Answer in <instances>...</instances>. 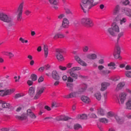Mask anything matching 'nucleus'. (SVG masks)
<instances>
[{
  "label": "nucleus",
  "mask_w": 131,
  "mask_h": 131,
  "mask_svg": "<svg viewBox=\"0 0 131 131\" xmlns=\"http://www.w3.org/2000/svg\"><path fill=\"white\" fill-rule=\"evenodd\" d=\"M126 96L127 94L125 92H123L119 95V98H118V101L119 105H123L125 100H126Z\"/></svg>",
  "instance_id": "6"
},
{
  "label": "nucleus",
  "mask_w": 131,
  "mask_h": 131,
  "mask_svg": "<svg viewBox=\"0 0 131 131\" xmlns=\"http://www.w3.org/2000/svg\"><path fill=\"white\" fill-rule=\"evenodd\" d=\"M43 91H45V88L39 87L37 89L36 94L34 97L35 100H37L39 97H40V95L43 93Z\"/></svg>",
  "instance_id": "13"
},
{
  "label": "nucleus",
  "mask_w": 131,
  "mask_h": 131,
  "mask_svg": "<svg viewBox=\"0 0 131 131\" xmlns=\"http://www.w3.org/2000/svg\"><path fill=\"white\" fill-rule=\"evenodd\" d=\"M126 108L129 110H131V98H129L126 103Z\"/></svg>",
  "instance_id": "37"
},
{
  "label": "nucleus",
  "mask_w": 131,
  "mask_h": 131,
  "mask_svg": "<svg viewBox=\"0 0 131 131\" xmlns=\"http://www.w3.org/2000/svg\"><path fill=\"white\" fill-rule=\"evenodd\" d=\"M55 119L57 121H60L61 120H63V121H66L67 120H69V119H71V118L66 116H60L57 117Z\"/></svg>",
  "instance_id": "16"
},
{
  "label": "nucleus",
  "mask_w": 131,
  "mask_h": 131,
  "mask_svg": "<svg viewBox=\"0 0 131 131\" xmlns=\"http://www.w3.org/2000/svg\"><path fill=\"white\" fill-rule=\"evenodd\" d=\"M15 117L16 119H18L19 120H25L26 119V115L25 114H23L20 116L16 115Z\"/></svg>",
  "instance_id": "29"
},
{
  "label": "nucleus",
  "mask_w": 131,
  "mask_h": 131,
  "mask_svg": "<svg viewBox=\"0 0 131 131\" xmlns=\"http://www.w3.org/2000/svg\"><path fill=\"white\" fill-rule=\"evenodd\" d=\"M97 114L98 115H100L101 116H104L106 113L105 112V110L103 108H99L97 110Z\"/></svg>",
  "instance_id": "30"
},
{
  "label": "nucleus",
  "mask_w": 131,
  "mask_h": 131,
  "mask_svg": "<svg viewBox=\"0 0 131 131\" xmlns=\"http://www.w3.org/2000/svg\"><path fill=\"white\" fill-rule=\"evenodd\" d=\"M9 52H8V51H3V52H2V54H3V55H5V56H8L9 55Z\"/></svg>",
  "instance_id": "58"
},
{
  "label": "nucleus",
  "mask_w": 131,
  "mask_h": 131,
  "mask_svg": "<svg viewBox=\"0 0 131 131\" xmlns=\"http://www.w3.org/2000/svg\"><path fill=\"white\" fill-rule=\"evenodd\" d=\"M21 97H24V95L21 94H17L15 96V99H19V98H21Z\"/></svg>",
  "instance_id": "49"
},
{
  "label": "nucleus",
  "mask_w": 131,
  "mask_h": 131,
  "mask_svg": "<svg viewBox=\"0 0 131 131\" xmlns=\"http://www.w3.org/2000/svg\"><path fill=\"white\" fill-rule=\"evenodd\" d=\"M0 20L5 23H9V27H12L15 25V23L13 21V18L7 14L0 12Z\"/></svg>",
  "instance_id": "3"
},
{
  "label": "nucleus",
  "mask_w": 131,
  "mask_h": 131,
  "mask_svg": "<svg viewBox=\"0 0 131 131\" xmlns=\"http://www.w3.org/2000/svg\"><path fill=\"white\" fill-rule=\"evenodd\" d=\"M15 92V89H10L7 90H0V96L4 97V96H9L13 94Z\"/></svg>",
  "instance_id": "10"
},
{
  "label": "nucleus",
  "mask_w": 131,
  "mask_h": 131,
  "mask_svg": "<svg viewBox=\"0 0 131 131\" xmlns=\"http://www.w3.org/2000/svg\"><path fill=\"white\" fill-rule=\"evenodd\" d=\"M81 23L84 26H88V27H92L94 25L93 21L89 17H85L81 19Z\"/></svg>",
  "instance_id": "7"
},
{
  "label": "nucleus",
  "mask_w": 131,
  "mask_h": 131,
  "mask_svg": "<svg viewBox=\"0 0 131 131\" xmlns=\"http://www.w3.org/2000/svg\"><path fill=\"white\" fill-rule=\"evenodd\" d=\"M79 94L78 92H72L68 95L64 96V98L67 99H70L71 98H76L78 96Z\"/></svg>",
  "instance_id": "17"
},
{
  "label": "nucleus",
  "mask_w": 131,
  "mask_h": 131,
  "mask_svg": "<svg viewBox=\"0 0 131 131\" xmlns=\"http://www.w3.org/2000/svg\"><path fill=\"white\" fill-rule=\"evenodd\" d=\"M27 84L30 86L32 85V84H33V81L29 80L27 81Z\"/></svg>",
  "instance_id": "53"
},
{
  "label": "nucleus",
  "mask_w": 131,
  "mask_h": 131,
  "mask_svg": "<svg viewBox=\"0 0 131 131\" xmlns=\"http://www.w3.org/2000/svg\"><path fill=\"white\" fill-rule=\"evenodd\" d=\"M64 37H65V35H64V34L58 33L54 35L53 38L56 39V38H64Z\"/></svg>",
  "instance_id": "33"
},
{
  "label": "nucleus",
  "mask_w": 131,
  "mask_h": 131,
  "mask_svg": "<svg viewBox=\"0 0 131 131\" xmlns=\"http://www.w3.org/2000/svg\"><path fill=\"white\" fill-rule=\"evenodd\" d=\"M62 26L63 28H68L69 27V20L67 18H64L62 21Z\"/></svg>",
  "instance_id": "22"
},
{
  "label": "nucleus",
  "mask_w": 131,
  "mask_h": 131,
  "mask_svg": "<svg viewBox=\"0 0 131 131\" xmlns=\"http://www.w3.org/2000/svg\"><path fill=\"white\" fill-rule=\"evenodd\" d=\"M89 46H85L83 47L82 51L84 53H88L89 52Z\"/></svg>",
  "instance_id": "46"
},
{
  "label": "nucleus",
  "mask_w": 131,
  "mask_h": 131,
  "mask_svg": "<svg viewBox=\"0 0 131 131\" xmlns=\"http://www.w3.org/2000/svg\"><path fill=\"white\" fill-rule=\"evenodd\" d=\"M124 35V32H120L117 36V41L118 42L119 41V39L122 37Z\"/></svg>",
  "instance_id": "39"
},
{
  "label": "nucleus",
  "mask_w": 131,
  "mask_h": 131,
  "mask_svg": "<svg viewBox=\"0 0 131 131\" xmlns=\"http://www.w3.org/2000/svg\"><path fill=\"white\" fill-rule=\"evenodd\" d=\"M51 107L52 108H57V107H59V104L56 102H53L52 103Z\"/></svg>",
  "instance_id": "45"
},
{
  "label": "nucleus",
  "mask_w": 131,
  "mask_h": 131,
  "mask_svg": "<svg viewBox=\"0 0 131 131\" xmlns=\"http://www.w3.org/2000/svg\"><path fill=\"white\" fill-rule=\"evenodd\" d=\"M114 117L118 123H122L123 122V119L120 117L117 113L115 114Z\"/></svg>",
  "instance_id": "27"
},
{
  "label": "nucleus",
  "mask_w": 131,
  "mask_h": 131,
  "mask_svg": "<svg viewBox=\"0 0 131 131\" xmlns=\"http://www.w3.org/2000/svg\"><path fill=\"white\" fill-rule=\"evenodd\" d=\"M116 113H112V112H108L107 114V117L108 118H110V117H114L115 116Z\"/></svg>",
  "instance_id": "43"
},
{
  "label": "nucleus",
  "mask_w": 131,
  "mask_h": 131,
  "mask_svg": "<svg viewBox=\"0 0 131 131\" xmlns=\"http://www.w3.org/2000/svg\"><path fill=\"white\" fill-rule=\"evenodd\" d=\"M120 53H121V48L119 46L116 47V49L114 52V57L115 59H119L121 60L122 58L120 56Z\"/></svg>",
  "instance_id": "9"
},
{
  "label": "nucleus",
  "mask_w": 131,
  "mask_h": 131,
  "mask_svg": "<svg viewBox=\"0 0 131 131\" xmlns=\"http://www.w3.org/2000/svg\"><path fill=\"white\" fill-rule=\"evenodd\" d=\"M27 115L28 116H29V117H31V118H33L35 119V118H36V116L31 111V110H28L27 111Z\"/></svg>",
  "instance_id": "24"
},
{
  "label": "nucleus",
  "mask_w": 131,
  "mask_h": 131,
  "mask_svg": "<svg viewBox=\"0 0 131 131\" xmlns=\"http://www.w3.org/2000/svg\"><path fill=\"white\" fill-rule=\"evenodd\" d=\"M1 131H9L10 130V129L9 128H2L1 129Z\"/></svg>",
  "instance_id": "61"
},
{
  "label": "nucleus",
  "mask_w": 131,
  "mask_h": 131,
  "mask_svg": "<svg viewBox=\"0 0 131 131\" xmlns=\"http://www.w3.org/2000/svg\"><path fill=\"white\" fill-rule=\"evenodd\" d=\"M43 50L45 57V58H48V55H49V47L47 45H44Z\"/></svg>",
  "instance_id": "28"
},
{
  "label": "nucleus",
  "mask_w": 131,
  "mask_h": 131,
  "mask_svg": "<svg viewBox=\"0 0 131 131\" xmlns=\"http://www.w3.org/2000/svg\"><path fill=\"white\" fill-rule=\"evenodd\" d=\"M75 59L76 60V61H77V62H78L79 64H81V66H88V64L85 62L81 60V59H80V58H79L78 56H75Z\"/></svg>",
  "instance_id": "15"
},
{
  "label": "nucleus",
  "mask_w": 131,
  "mask_h": 131,
  "mask_svg": "<svg viewBox=\"0 0 131 131\" xmlns=\"http://www.w3.org/2000/svg\"><path fill=\"white\" fill-rule=\"evenodd\" d=\"M35 88L33 86L30 88L29 90V94L30 97H33L35 95Z\"/></svg>",
  "instance_id": "26"
},
{
  "label": "nucleus",
  "mask_w": 131,
  "mask_h": 131,
  "mask_svg": "<svg viewBox=\"0 0 131 131\" xmlns=\"http://www.w3.org/2000/svg\"><path fill=\"white\" fill-rule=\"evenodd\" d=\"M62 79L64 81H66L67 80L68 82H73V78L69 76L68 77L66 75L62 76Z\"/></svg>",
  "instance_id": "25"
},
{
  "label": "nucleus",
  "mask_w": 131,
  "mask_h": 131,
  "mask_svg": "<svg viewBox=\"0 0 131 131\" xmlns=\"http://www.w3.org/2000/svg\"><path fill=\"white\" fill-rule=\"evenodd\" d=\"M38 82H42L43 81V77H40L38 80Z\"/></svg>",
  "instance_id": "57"
},
{
  "label": "nucleus",
  "mask_w": 131,
  "mask_h": 131,
  "mask_svg": "<svg viewBox=\"0 0 131 131\" xmlns=\"http://www.w3.org/2000/svg\"><path fill=\"white\" fill-rule=\"evenodd\" d=\"M97 5H98V2L95 0H81L80 3V7L85 13H89V11Z\"/></svg>",
  "instance_id": "1"
},
{
  "label": "nucleus",
  "mask_w": 131,
  "mask_h": 131,
  "mask_svg": "<svg viewBox=\"0 0 131 131\" xmlns=\"http://www.w3.org/2000/svg\"><path fill=\"white\" fill-rule=\"evenodd\" d=\"M129 0H125L122 2V5L124 6H128V3H129Z\"/></svg>",
  "instance_id": "51"
},
{
  "label": "nucleus",
  "mask_w": 131,
  "mask_h": 131,
  "mask_svg": "<svg viewBox=\"0 0 131 131\" xmlns=\"http://www.w3.org/2000/svg\"><path fill=\"white\" fill-rule=\"evenodd\" d=\"M8 56L9 57V58H10V59H11L12 58H13V57H15V55H14L13 54V53L9 52L8 53Z\"/></svg>",
  "instance_id": "50"
},
{
  "label": "nucleus",
  "mask_w": 131,
  "mask_h": 131,
  "mask_svg": "<svg viewBox=\"0 0 131 131\" xmlns=\"http://www.w3.org/2000/svg\"><path fill=\"white\" fill-rule=\"evenodd\" d=\"M125 75L126 77H127L128 78H131V71H125Z\"/></svg>",
  "instance_id": "41"
},
{
  "label": "nucleus",
  "mask_w": 131,
  "mask_h": 131,
  "mask_svg": "<svg viewBox=\"0 0 131 131\" xmlns=\"http://www.w3.org/2000/svg\"><path fill=\"white\" fill-rule=\"evenodd\" d=\"M31 78L32 81H35L36 80H37V76L36 74H32Z\"/></svg>",
  "instance_id": "42"
},
{
  "label": "nucleus",
  "mask_w": 131,
  "mask_h": 131,
  "mask_svg": "<svg viewBox=\"0 0 131 131\" xmlns=\"http://www.w3.org/2000/svg\"><path fill=\"white\" fill-rule=\"evenodd\" d=\"M105 67L102 65H100L98 66V70H99V73L101 74V75H107V74H109L110 73V71L108 70H104Z\"/></svg>",
  "instance_id": "11"
},
{
  "label": "nucleus",
  "mask_w": 131,
  "mask_h": 131,
  "mask_svg": "<svg viewBox=\"0 0 131 131\" xmlns=\"http://www.w3.org/2000/svg\"><path fill=\"white\" fill-rule=\"evenodd\" d=\"M62 53H63V50L62 49L56 50L55 57H56L58 61H64V56L62 55Z\"/></svg>",
  "instance_id": "8"
},
{
  "label": "nucleus",
  "mask_w": 131,
  "mask_h": 131,
  "mask_svg": "<svg viewBox=\"0 0 131 131\" xmlns=\"http://www.w3.org/2000/svg\"><path fill=\"white\" fill-rule=\"evenodd\" d=\"M43 70H45V67H40L39 69V71H40V72H42V71H43Z\"/></svg>",
  "instance_id": "63"
},
{
  "label": "nucleus",
  "mask_w": 131,
  "mask_h": 131,
  "mask_svg": "<svg viewBox=\"0 0 131 131\" xmlns=\"http://www.w3.org/2000/svg\"><path fill=\"white\" fill-rule=\"evenodd\" d=\"M87 85L85 83H81L79 85V89L78 90V94H82V93H84L85 90H86Z\"/></svg>",
  "instance_id": "12"
},
{
  "label": "nucleus",
  "mask_w": 131,
  "mask_h": 131,
  "mask_svg": "<svg viewBox=\"0 0 131 131\" xmlns=\"http://www.w3.org/2000/svg\"><path fill=\"white\" fill-rule=\"evenodd\" d=\"M125 85V82H121L119 84H118L117 88L116 89V91H119V90H122L123 88H124Z\"/></svg>",
  "instance_id": "23"
},
{
  "label": "nucleus",
  "mask_w": 131,
  "mask_h": 131,
  "mask_svg": "<svg viewBox=\"0 0 131 131\" xmlns=\"http://www.w3.org/2000/svg\"><path fill=\"white\" fill-rule=\"evenodd\" d=\"M88 116L86 114L79 115L77 116L78 119H87Z\"/></svg>",
  "instance_id": "38"
},
{
  "label": "nucleus",
  "mask_w": 131,
  "mask_h": 131,
  "mask_svg": "<svg viewBox=\"0 0 131 131\" xmlns=\"http://www.w3.org/2000/svg\"><path fill=\"white\" fill-rule=\"evenodd\" d=\"M52 75L54 79H55L56 80H59V79H60V77L59 76V74L57 71L54 70L52 72Z\"/></svg>",
  "instance_id": "21"
},
{
  "label": "nucleus",
  "mask_w": 131,
  "mask_h": 131,
  "mask_svg": "<svg viewBox=\"0 0 131 131\" xmlns=\"http://www.w3.org/2000/svg\"><path fill=\"white\" fill-rule=\"evenodd\" d=\"M86 58L89 60H96L98 56L95 53H91L86 55Z\"/></svg>",
  "instance_id": "18"
},
{
  "label": "nucleus",
  "mask_w": 131,
  "mask_h": 131,
  "mask_svg": "<svg viewBox=\"0 0 131 131\" xmlns=\"http://www.w3.org/2000/svg\"><path fill=\"white\" fill-rule=\"evenodd\" d=\"M49 3L53 9H55V10H58V5L59 2L57 0H49Z\"/></svg>",
  "instance_id": "14"
},
{
  "label": "nucleus",
  "mask_w": 131,
  "mask_h": 131,
  "mask_svg": "<svg viewBox=\"0 0 131 131\" xmlns=\"http://www.w3.org/2000/svg\"><path fill=\"white\" fill-rule=\"evenodd\" d=\"M98 63H99V64H104V59H99L98 61Z\"/></svg>",
  "instance_id": "55"
},
{
  "label": "nucleus",
  "mask_w": 131,
  "mask_h": 131,
  "mask_svg": "<svg viewBox=\"0 0 131 131\" xmlns=\"http://www.w3.org/2000/svg\"><path fill=\"white\" fill-rule=\"evenodd\" d=\"M119 67L120 68H124L125 67V63L121 64Z\"/></svg>",
  "instance_id": "64"
},
{
  "label": "nucleus",
  "mask_w": 131,
  "mask_h": 131,
  "mask_svg": "<svg viewBox=\"0 0 131 131\" xmlns=\"http://www.w3.org/2000/svg\"><path fill=\"white\" fill-rule=\"evenodd\" d=\"M80 127H81V125H80V124H76L74 126V129L76 130L79 129Z\"/></svg>",
  "instance_id": "48"
},
{
  "label": "nucleus",
  "mask_w": 131,
  "mask_h": 131,
  "mask_svg": "<svg viewBox=\"0 0 131 131\" xmlns=\"http://www.w3.org/2000/svg\"><path fill=\"white\" fill-rule=\"evenodd\" d=\"M67 87L68 88L69 91H73L74 85L73 83H70V82H68L66 83Z\"/></svg>",
  "instance_id": "35"
},
{
  "label": "nucleus",
  "mask_w": 131,
  "mask_h": 131,
  "mask_svg": "<svg viewBox=\"0 0 131 131\" xmlns=\"http://www.w3.org/2000/svg\"><path fill=\"white\" fill-rule=\"evenodd\" d=\"M99 121L102 123H108L109 120L105 118H101L99 119Z\"/></svg>",
  "instance_id": "40"
},
{
  "label": "nucleus",
  "mask_w": 131,
  "mask_h": 131,
  "mask_svg": "<svg viewBox=\"0 0 131 131\" xmlns=\"http://www.w3.org/2000/svg\"><path fill=\"white\" fill-rule=\"evenodd\" d=\"M109 86H110V83L108 82H102L101 83V88L100 89V90L101 92H104V91L107 90V88Z\"/></svg>",
  "instance_id": "19"
},
{
  "label": "nucleus",
  "mask_w": 131,
  "mask_h": 131,
  "mask_svg": "<svg viewBox=\"0 0 131 131\" xmlns=\"http://www.w3.org/2000/svg\"><path fill=\"white\" fill-rule=\"evenodd\" d=\"M120 31V29L117 21H114L111 27L107 28L105 31V32L108 36H116L117 33H119Z\"/></svg>",
  "instance_id": "2"
},
{
  "label": "nucleus",
  "mask_w": 131,
  "mask_h": 131,
  "mask_svg": "<svg viewBox=\"0 0 131 131\" xmlns=\"http://www.w3.org/2000/svg\"><path fill=\"white\" fill-rule=\"evenodd\" d=\"M23 7H24V2L20 3L17 8L15 14L17 15V20L21 21L22 20V14L23 13Z\"/></svg>",
  "instance_id": "5"
},
{
  "label": "nucleus",
  "mask_w": 131,
  "mask_h": 131,
  "mask_svg": "<svg viewBox=\"0 0 131 131\" xmlns=\"http://www.w3.org/2000/svg\"><path fill=\"white\" fill-rule=\"evenodd\" d=\"M73 64V63H68L67 66V68H71V67H72V65Z\"/></svg>",
  "instance_id": "60"
},
{
  "label": "nucleus",
  "mask_w": 131,
  "mask_h": 131,
  "mask_svg": "<svg viewBox=\"0 0 131 131\" xmlns=\"http://www.w3.org/2000/svg\"><path fill=\"white\" fill-rule=\"evenodd\" d=\"M126 70H131V66L129 65H127L125 67Z\"/></svg>",
  "instance_id": "59"
},
{
  "label": "nucleus",
  "mask_w": 131,
  "mask_h": 131,
  "mask_svg": "<svg viewBox=\"0 0 131 131\" xmlns=\"http://www.w3.org/2000/svg\"><path fill=\"white\" fill-rule=\"evenodd\" d=\"M59 68L60 70L62 71L66 70L67 69V68L66 67H62L61 66H60L59 67Z\"/></svg>",
  "instance_id": "54"
},
{
  "label": "nucleus",
  "mask_w": 131,
  "mask_h": 131,
  "mask_svg": "<svg viewBox=\"0 0 131 131\" xmlns=\"http://www.w3.org/2000/svg\"><path fill=\"white\" fill-rule=\"evenodd\" d=\"M120 10V7L119 5H117L113 11V13L114 14V15L118 14L119 13Z\"/></svg>",
  "instance_id": "36"
},
{
  "label": "nucleus",
  "mask_w": 131,
  "mask_h": 131,
  "mask_svg": "<svg viewBox=\"0 0 131 131\" xmlns=\"http://www.w3.org/2000/svg\"><path fill=\"white\" fill-rule=\"evenodd\" d=\"M0 104H2L3 108H10V103L0 100Z\"/></svg>",
  "instance_id": "31"
},
{
  "label": "nucleus",
  "mask_w": 131,
  "mask_h": 131,
  "mask_svg": "<svg viewBox=\"0 0 131 131\" xmlns=\"http://www.w3.org/2000/svg\"><path fill=\"white\" fill-rule=\"evenodd\" d=\"M107 66L110 67L109 69H112V70H114L116 69V67H115L116 66V64L114 62H110L107 64Z\"/></svg>",
  "instance_id": "32"
},
{
  "label": "nucleus",
  "mask_w": 131,
  "mask_h": 131,
  "mask_svg": "<svg viewBox=\"0 0 131 131\" xmlns=\"http://www.w3.org/2000/svg\"><path fill=\"white\" fill-rule=\"evenodd\" d=\"M79 70H81V68L79 67H73L67 71V73L70 74L69 77L73 78V81H74V79H77L78 78V74L75 73V71H79Z\"/></svg>",
  "instance_id": "4"
},
{
  "label": "nucleus",
  "mask_w": 131,
  "mask_h": 131,
  "mask_svg": "<svg viewBox=\"0 0 131 131\" xmlns=\"http://www.w3.org/2000/svg\"><path fill=\"white\" fill-rule=\"evenodd\" d=\"M25 14H26V15H27V16H29V15H30V14H31V11L30 10H27L25 11Z\"/></svg>",
  "instance_id": "52"
},
{
  "label": "nucleus",
  "mask_w": 131,
  "mask_h": 131,
  "mask_svg": "<svg viewBox=\"0 0 131 131\" xmlns=\"http://www.w3.org/2000/svg\"><path fill=\"white\" fill-rule=\"evenodd\" d=\"M81 100L83 102V103H85L86 104H89L91 103V99L88 96H82L81 97Z\"/></svg>",
  "instance_id": "20"
},
{
  "label": "nucleus",
  "mask_w": 131,
  "mask_h": 131,
  "mask_svg": "<svg viewBox=\"0 0 131 131\" xmlns=\"http://www.w3.org/2000/svg\"><path fill=\"white\" fill-rule=\"evenodd\" d=\"M89 116H90L91 118H98V116H97V115L94 113H90L89 114Z\"/></svg>",
  "instance_id": "47"
},
{
  "label": "nucleus",
  "mask_w": 131,
  "mask_h": 131,
  "mask_svg": "<svg viewBox=\"0 0 131 131\" xmlns=\"http://www.w3.org/2000/svg\"><path fill=\"white\" fill-rule=\"evenodd\" d=\"M44 119L45 120L48 119L49 121H51L53 119V118L52 117H46Z\"/></svg>",
  "instance_id": "56"
},
{
  "label": "nucleus",
  "mask_w": 131,
  "mask_h": 131,
  "mask_svg": "<svg viewBox=\"0 0 131 131\" xmlns=\"http://www.w3.org/2000/svg\"><path fill=\"white\" fill-rule=\"evenodd\" d=\"M127 20L126 19V18L123 17L120 20V25H122V24L126 23V21Z\"/></svg>",
  "instance_id": "44"
},
{
  "label": "nucleus",
  "mask_w": 131,
  "mask_h": 131,
  "mask_svg": "<svg viewBox=\"0 0 131 131\" xmlns=\"http://www.w3.org/2000/svg\"><path fill=\"white\" fill-rule=\"evenodd\" d=\"M95 97L98 101H101V99H102V95H101V93L97 92L94 95Z\"/></svg>",
  "instance_id": "34"
},
{
  "label": "nucleus",
  "mask_w": 131,
  "mask_h": 131,
  "mask_svg": "<svg viewBox=\"0 0 131 131\" xmlns=\"http://www.w3.org/2000/svg\"><path fill=\"white\" fill-rule=\"evenodd\" d=\"M65 17V15L62 14L58 16V19H63Z\"/></svg>",
  "instance_id": "62"
}]
</instances>
